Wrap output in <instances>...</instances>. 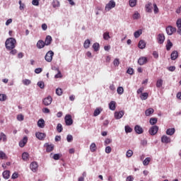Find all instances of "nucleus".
Segmentation results:
<instances>
[{
    "label": "nucleus",
    "mask_w": 181,
    "mask_h": 181,
    "mask_svg": "<svg viewBox=\"0 0 181 181\" xmlns=\"http://www.w3.org/2000/svg\"><path fill=\"white\" fill-rule=\"evenodd\" d=\"M90 43H91V41H90V40H85L83 43V47H85V49H88V47H90Z\"/></svg>",
    "instance_id": "nucleus-33"
},
{
    "label": "nucleus",
    "mask_w": 181,
    "mask_h": 181,
    "mask_svg": "<svg viewBox=\"0 0 181 181\" xmlns=\"http://www.w3.org/2000/svg\"><path fill=\"white\" fill-rule=\"evenodd\" d=\"M32 4L34 6H39V0H33Z\"/></svg>",
    "instance_id": "nucleus-59"
},
{
    "label": "nucleus",
    "mask_w": 181,
    "mask_h": 181,
    "mask_svg": "<svg viewBox=\"0 0 181 181\" xmlns=\"http://www.w3.org/2000/svg\"><path fill=\"white\" fill-rule=\"evenodd\" d=\"M35 136L40 141H45V138H46V134L42 132H36Z\"/></svg>",
    "instance_id": "nucleus-9"
},
{
    "label": "nucleus",
    "mask_w": 181,
    "mask_h": 181,
    "mask_svg": "<svg viewBox=\"0 0 181 181\" xmlns=\"http://www.w3.org/2000/svg\"><path fill=\"white\" fill-rule=\"evenodd\" d=\"M65 124L67 126L73 125V119L71 115H66L64 117Z\"/></svg>",
    "instance_id": "nucleus-4"
},
{
    "label": "nucleus",
    "mask_w": 181,
    "mask_h": 181,
    "mask_svg": "<svg viewBox=\"0 0 181 181\" xmlns=\"http://www.w3.org/2000/svg\"><path fill=\"white\" fill-rule=\"evenodd\" d=\"M158 131H159V127L158 126H153L151 127L149 130L148 132L150 134V135H156V134H158Z\"/></svg>",
    "instance_id": "nucleus-5"
},
{
    "label": "nucleus",
    "mask_w": 181,
    "mask_h": 181,
    "mask_svg": "<svg viewBox=\"0 0 181 181\" xmlns=\"http://www.w3.org/2000/svg\"><path fill=\"white\" fill-rule=\"evenodd\" d=\"M148 97H149V93H143L140 95V98L142 100H148Z\"/></svg>",
    "instance_id": "nucleus-27"
},
{
    "label": "nucleus",
    "mask_w": 181,
    "mask_h": 181,
    "mask_svg": "<svg viewBox=\"0 0 181 181\" xmlns=\"http://www.w3.org/2000/svg\"><path fill=\"white\" fill-rule=\"evenodd\" d=\"M134 131L136 134H139L144 133V129H142V127H141V126L139 125L135 126Z\"/></svg>",
    "instance_id": "nucleus-15"
},
{
    "label": "nucleus",
    "mask_w": 181,
    "mask_h": 181,
    "mask_svg": "<svg viewBox=\"0 0 181 181\" xmlns=\"http://www.w3.org/2000/svg\"><path fill=\"white\" fill-rule=\"evenodd\" d=\"M152 159L149 157L146 158V159L143 161V165L144 166H148L149 165V162H151Z\"/></svg>",
    "instance_id": "nucleus-35"
},
{
    "label": "nucleus",
    "mask_w": 181,
    "mask_h": 181,
    "mask_svg": "<svg viewBox=\"0 0 181 181\" xmlns=\"http://www.w3.org/2000/svg\"><path fill=\"white\" fill-rule=\"evenodd\" d=\"M17 119H18V121H23V119H24L23 115H18L17 116Z\"/></svg>",
    "instance_id": "nucleus-61"
},
{
    "label": "nucleus",
    "mask_w": 181,
    "mask_h": 181,
    "mask_svg": "<svg viewBox=\"0 0 181 181\" xmlns=\"http://www.w3.org/2000/svg\"><path fill=\"white\" fill-rule=\"evenodd\" d=\"M112 148L110 146H106L105 148V153H111Z\"/></svg>",
    "instance_id": "nucleus-57"
},
{
    "label": "nucleus",
    "mask_w": 181,
    "mask_h": 181,
    "mask_svg": "<svg viewBox=\"0 0 181 181\" xmlns=\"http://www.w3.org/2000/svg\"><path fill=\"white\" fill-rule=\"evenodd\" d=\"M115 6V1H114V0H110L109 3L106 4L105 9L107 12H108L111 11V9H112V8H114Z\"/></svg>",
    "instance_id": "nucleus-3"
},
{
    "label": "nucleus",
    "mask_w": 181,
    "mask_h": 181,
    "mask_svg": "<svg viewBox=\"0 0 181 181\" xmlns=\"http://www.w3.org/2000/svg\"><path fill=\"white\" fill-rule=\"evenodd\" d=\"M66 141H67V142H71V141H73V136L68 135L66 136Z\"/></svg>",
    "instance_id": "nucleus-62"
},
{
    "label": "nucleus",
    "mask_w": 181,
    "mask_h": 181,
    "mask_svg": "<svg viewBox=\"0 0 181 181\" xmlns=\"http://www.w3.org/2000/svg\"><path fill=\"white\" fill-rule=\"evenodd\" d=\"M156 86L157 88H160V87H162V86H163V80H162V79L157 80Z\"/></svg>",
    "instance_id": "nucleus-30"
},
{
    "label": "nucleus",
    "mask_w": 181,
    "mask_h": 181,
    "mask_svg": "<svg viewBox=\"0 0 181 181\" xmlns=\"http://www.w3.org/2000/svg\"><path fill=\"white\" fill-rule=\"evenodd\" d=\"M173 46V43H172V42H170V40H168L167 45L165 46L166 50H168L169 52V50H170V49H172Z\"/></svg>",
    "instance_id": "nucleus-26"
},
{
    "label": "nucleus",
    "mask_w": 181,
    "mask_h": 181,
    "mask_svg": "<svg viewBox=\"0 0 181 181\" xmlns=\"http://www.w3.org/2000/svg\"><path fill=\"white\" fill-rule=\"evenodd\" d=\"M171 60H176L177 59V57H179V53L177 52V51H173L171 53Z\"/></svg>",
    "instance_id": "nucleus-20"
},
{
    "label": "nucleus",
    "mask_w": 181,
    "mask_h": 181,
    "mask_svg": "<svg viewBox=\"0 0 181 181\" xmlns=\"http://www.w3.org/2000/svg\"><path fill=\"white\" fill-rule=\"evenodd\" d=\"M142 35V30H139L134 33V37L138 39Z\"/></svg>",
    "instance_id": "nucleus-36"
},
{
    "label": "nucleus",
    "mask_w": 181,
    "mask_h": 181,
    "mask_svg": "<svg viewBox=\"0 0 181 181\" xmlns=\"http://www.w3.org/2000/svg\"><path fill=\"white\" fill-rule=\"evenodd\" d=\"M167 34L169 35L170 36L173 35L175 32H176V28H173L172 25H169L165 29Z\"/></svg>",
    "instance_id": "nucleus-6"
},
{
    "label": "nucleus",
    "mask_w": 181,
    "mask_h": 181,
    "mask_svg": "<svg viewBox=\"0 0 181 181\" xmlns=\"http://www.w3.org/2000/svg\"><path fill=\"white\" fill-rule=\"evenodd\" d=\"M154 112V110L153 108H148L145 111V114L146 117H149V115H152V114Z\"/></svg>",
    "instance_id": "nucleus-29"
},
{
    "label": "nucleus",
    "mask_w": 181,
    "mask_h": 181,
    "mask_svg": "<svg viewBox=\"0 0 181 181\" xmlns=\"http://www.w3.org/2000/svg\"><path fill=\"white\" fill-rule=\"evenodd\" d=\"M139 13L136 11L133 15V19H139Z\"/></svg>",
    "instance_id": "nucleus-54"
},
{
    "label": "nucleus",
    "mask_w": 181,
    "mask_h": 181,
    "mask_svg": "<svg viewBox=\"0 0 181 181\" xmlns=\"http://www.w3.org/2000/svg\"><path fill=\"white\" fill-rule=\"evenodd\" d=\"M53 8H57L60 6V2L58 0H54L52 2Z\"/></svg>",
    "instance_id": "nucleus-37"
},
{
    "label": "nucleus",
    "mask_w": 181,
    "mask_h": 181,
    "mask_svg": "<svg viewBox=\"0 0 181 181\" xmlns=\"http://www.w3.org/2000/svg\"><path fill=\"white\" fill-rule=\"evenodd\" d=\"M45 46H46V43L43 40H40L37 41V49H43V47H45Z\"/></svg>",
    "instance_id": "nucleus-13"
},
{
    "label": "nucleus",
    "mask_w": 181,
    "mask_h": 181,
    "mask_svg": "<svg viewBox=\"0 0 181 181\" xmlns=\"http://www.w3.org/2000/svg\"><path fill=\"white\" fill-rule=\"evenodd\" d=\"M3 141V142H6L7 141L6 135L4 132L0 134V141Z\"/></svg>",
    "instance_id": "nucleus-32"
},
{
    "label": "nucleus",
    "mask_w": 181,
    "mask_h": 181,
    "mask_svg": "<svg viewBox=\"0 0 181 181\" xmlns=\"http://www.w3.org/2000/svg\"><path fill=\"white\" fill-rule=\"evenodd\" d=\"M26 144H28V136L23 137V139L19 142V146L21 148H23Z\"/></svg>",
    "instance_id": "nucleus-14"
},
{
    "label": "nucleus",
    "mask_w": 181,
    "mask_h": 181,
    "mask_svg": "<svg viewBox=\"0 0 181 181\" xmlns=\"http://www.w3.org/2000/svg\"><path fill=\"white\" fill-rule=\"evenodd\" d=\"M53 159H54V160H59L60 159V155L59 153L54 154Z\"/></svg>",
    "instance_id": "nucleus-58"
},
{
    "label": "nucleus",
    "mask_w": 181,
    "mask_h": 181,
    "mask_svg": "<svg viewBox=\"0 0 181 181\" xmlns=\"http://www.w3.org/2000/svg\"><path fill=\"white\" fill-rule=\"evenodd\" d=\"M52 36L47 35V36L46 37L45 41V45H46V46H49V45H52Z\"/></svg>",
    "instance_id": "nucleus-22"
},
{
    "label": "nucleus",
    "mask_w": 181,
    "mask_h": 181,
    "mask_svg": "<svg viewBox=\"0 0 181 181\" xmlns=\"http://www.w3.org/2000/svg\"><path fill=\"white\" fill-rule=\"evenodd\" d=\"M170 137L166 136V135H163L161 137V142L163 144H170Z\"/></svg>",
    "instance_id": "nucleus-12"
},
{
    "label": "nucleus",
    "mask_w": 181,
    "mask_h": 181,
    "mask_svg": "<svg viewBox=\"0 0 181 181\" xmlns=\"http://www.w3.org/2000/svg\"><path fill=\"white\" fill-rule=\"evenodd\" d=\"M53 56H54V52H53V51H49L45 54V59L48 63H52V60H53Z\"/></svg>",
    "instance_id": "nucleus-2"
},
{
    "label": "nucleus",
    "mask_w": 181,
    "mask_h": 181,
    "mask_svg": "<svg viewBox=\"0 0 181 181\" xmlns=\"http://www.w3.org/2000/svg\"><path fill=\"white\" fill-rule=\"evenodd\" d=\"M134 155V151L132 150H128L126 153L127 158H131Z\"/></svg>",
    "instance_id": "nucleus-43"
},
{
    "label": "nucleus",
    "mask_w": 181,
    "mask_h": 181,
    "mask_svg": "<svg viewBox=\"0 0 181 181\" xmlns=\"http://www.w3.org/2000/svg\"><path fill=\"white\" fill-rule=\"evenodd\" d=\"M124 114H125V112L123 110L119 111V112H115V118L116 119H121L122 117H124Z\"/></svg>",
    "instance_id": "nucleus-11"
},
{
    "label": "nucleus",
    "mask_w": 181,
    "mask_h": 181,
    "mask_svg": "<svg viewBox=\"0 0 181 181\" xmlns=\"http://www.w3.org/2000/svg\"><path fill=\"white\" fill-rule=\"evenodd\" d=\"M3 177L4 179L8 180L9 177H11V171L9 170H5L3 172Z\"/></svg>",
    "instance_id": "nucleus-19"
},
{
    "label": "nucleus",
    "mask_w": 181,
    "mask_h": 181,
    "mask_svg": "<svg viewBox=\"0 0 181 181\" xmlns=\"http://www.w3.org/2000/svg\"><path fill=\"white\" fill-rule=\"evenodd\" d=\"M46 151L47 152H52V151H53V149H54V145L53 144H46Z\"/></svg>",
    "instance_id": "nucleus-21"
},
{
    "label": "nucleus",
    "mask_w": 181,
    "mask_h": 181,
    "mask_svg": "<svg viewBox=\"0 0 181 181\" xmlns=\"http://www.w3.org/2000/svg\"><path fill=\"white\" fill-rule=\"evenodd\" d=\"M117 93H119V95L121 94H124V88L119 86L117 88Z\"/></svg>",
    "instance_id": "nucleus-50"
},
{
    "label": "nucleus",
    "mask_w": 181,
    "mask_h": 181,
    "mask_svg": "<svg viewBox=\"0 0 181 181\" xmlns=\"http://www.w3.org/2000/svg\"><path fill=\"white\" fill-rule=\"evenodd\" d=\"M148 63V58L145 57H141L138 59V64L140 66H144V64H146Z\"/></svg>",
    "instance_id": "nucleus-10"
},
{
    "label": "nucleus",
    "mask_w": 181,
    "mask_h": 181,
    "mask_svg": "<svg viewBox=\"0 0 181 181\" xmlns=\"http://www.w3.org/2000/svg\"><path fill=\"white\" fill-rule=\"evenodd\" d=\"M30 83H32V81H30V80H29V79H23V84H24V86H29V84H30Z\"/></svg>",
    "instance_id": "nucleus-47"
},
{
    "label": "nucleus",
    "mask_w": 181,
    "mask_h": 181,
    "mask_svg": "<svg viewBox=\"0 0 181 181\" xmlns=\"http://www.w3.org/2000/svg\"><path fill=\"white\" fill-rule=\"evenodd\" d=\"M18 4H19V5H20V7H19L20 11H23V10L25 9V4H22V0H20V1H18Z\"/></svg>",
    "instance_id": "nucleus-48"
},
{
    "label": "nucleus",
    "mask_w": 181,
    "mask_h": 181,
    "mask_svg": "<svg viewBox=\"0 0 181 181\" xmlns=\"http://www.w3.org/2000/svg\"><path fill=\"white\" fill-rule=\"evenodd\" d=\"M42 71H43L42 68H37L35 69V73H36V74H40V73H42Z\"/></svg>",
    "instance_id": "nucleus-56"
},
{
    "label": "nucleus",
    "mask_w": 181,
    "mask_h": 181,
    "mask_svg": "<svg viewBox=\"0 0 181 181\" xmlns=\"http://www.w3.org/2000/svg\"><path fill=\"white\" fill-rule=\"evenodd\" d=\"M57 132H62L63 131V126L62 124L59 123L57 126Z\"/></svg>",
    "instance_id": "nucleus-44"
},
{
    "label": "nucleus",
    "mask_w": 181,
    "mask_h": 181,
    "mask_svg": "<svg viewBox=\"0 0 181 181\" xmlns=\"http://www.w3.org/2000/svg\"><path fill=\"white\" fill-rule=\"evenodd\" d=\"M52 101H53V99L51 98V96H47V98H44L42 103L44 105H50L52 104Z\"/></svg>",
    "instance_id": "nucleus-8"
},
{
    "label": "nucleus",
    "mask_w": 181,
    "mask_h": 181,
    "mask_svg": "<svg viewBox=\"0 0 181 181\" xmlns=\"http://www.w3.org/2000/svg\"><path fill=\"white\" fill-rule=\"evenodd\" d=\"M37 168H39V165H37V163L36 161H33L30 165V168L32 172H37Z\"/></svg>",
    "instance_id": "nucleus-7"
},
{
    "label": "nucleus",
    "mask_w": 181,
    "mask_h": 181,
    "mask_svg": "<svg viewBox=\"0 0 181 181\" xmlns=\"http://www.w3.org/2000/svg\"><path fill=\"white\" fill-rule=\"evenodd\" d=\"M6 98H7L6 95L0 94V101H6Z\"/></svg>",
    "instance_id": "nucleus-51"
},
{
    "label": "nucleus",
    "mask_w": 181,
    "mask_h": 181,
    "mask_svg": "<svg viewBox=\"0 0 181 181\" xmlns=\"http://www.w3.org/2000/svg\"><path fill=\"white\" fill-rule=\"evenodd\" d=\"M102 111H103V108H101V107L96 108L93 112V116L98 117V115H100V114H101Z\"/></svg>",
    "instance_id": "nucleus-24"
},
{
    "label": "nucleus",
    "mask_w": 181,
    "mask_h": 181,
    "mask_svg": "<svg viewBox=\"0 0 181 181\" xmlns=\"http://www.w3.org/2000/svg\"><path fill=\"white\" fill-rule=\"evenodd\" d=\"M138 47L139 49H145V47H146V42H145V41H144V40H141L139 42Z\"/></svg>",
    "instance_id": "nucleus-17"
},
{
    "label": "nucleus",
    "mask_w": 181,
    "mask_h": 181,
    "mask_svg": "<svg viewBox=\"0 0 181 181\" xmlns=\"http://www.w3.org/2000/svg\"><path fill=\"white\" fill-rule=\"evenodd\" d=\"M136 0H129V4L132 8H134V6H136Z\"/></svg>",
    "instance_id": "nucleus-40"
},
{
    "label": "nucleus",
    "mask_w": 181,
    "mask_h": 181,
    "mask_svg": "<svg viewBox=\"0 0 181 181\" xmlns=\"http://www.w3.org/2000/svg\"><path fill=\"white\" fill-rule=\"evenodd\" d=\"M146 11L148 12V13H151L152 12V3H148L146 6Z\"/></svg>",
    "instance_id": "nucleus-18"
},
{
    "label": "nucleus",
    "mask_w": 181,
    "mask_h": 181,
    "mask_svg": "<svg viewBox=\"0 0 181 181\" xmlns=\"http://www.w3.org/2000/svg\"><path fill=\"white\" fill-rule=\"evenodd\" d=\"M153 12L155 14L159 13V8H158V6L154 3L153 4Z\"/></svg>",
    "instance_id": "nucleus-42"
},
{
    "label": "nucleus",
    "mask_w": 181,
    "mask_h": 181,
    "mask_svg": "<svg viewBox=\"0 0 181 181\" xmlns=\"http://www.w3.org/2000/svg\"><path fill=\"white\" fill-rule=\"evenodd\" d=\"M127 73L128 74H130L131 76H132V74H134V69L132 68H129L127 71Z\"/></svg>",
    "instance_id": "nucleus-55"
},
{
    "label": "nucleus",
    "mask_w": 181,
    "mask_h": 181,
    "mask_svg": "<svg viewBox=\"0 0 181 181\" xmlns=\"http://www.w3.org/2000/svg\"><path fill=\"white\" fill-rule=\"evenodd\" d=\"M37 86L40 88H45V83L43 81H39Z\"/></svg>",
    "instance_id": "nucleus-53"
},
{
    "label": "nucleus",
    "mask_w": 181,
    "mask_h": 181,
    "mask_svg": "<svg viewBox=\"0 0 181 181\" xmlns=\"http://www.w3.org/2000/svg\"><path fill=\"white\" fill-rule=\"evenodd\" d=\"M93 48L94 49V52H98L100 50V44L98 42H95L93 45Z\"/></svg>",
    "instance_id": "nucleus-34"
},
{
    "label": "nucleus",
    "mask_w": 181,
    "mask_h": 181,
    "mask_svg": "<svg viewBox=\"0 0 181 181\" xmlns=\"http://www.w3.org/2000/svg\"><path fill=\"white\" fill-rule=\"evenodd\" d=\"M37 127L39 128H45V119H40L37 122Z\"/></svg>",
    "instance_id": "nucleus-25"
},
{
    "label": "nucleus",
    "mask_w": 181,
    "mask_h": 181,
    "mask_svg": "<svg viewBox=\"0 0 181 181\" xmlns=\"http://www.w3.org/2000/svg\"><path fill=\"white\" fill-rule=\"evenodd\" d=\"M158 42L160 45H163V42H165V35L163 34L158 35Z\"/></svg>",
    "instance_id": "nucleus-16"
},
{
    "label": "nucleus",
    "mask_w": 181,
    "mask_h": 181,
    "mask_svg": "<svg viewBox=\"0 0 181 181\" xmlns=\"http://www.w3.org/2000/svg\"><path fill=\"white\" fill-rule=\"evenodd\" d=\"M177 28H181V18H178L176 22Z\"/></svg>",
    "instance_id": "nucleus-60"
},
{
    "label": "nucleus",
    "mask_w": 181,
    "mask_h": 181,
    "mask_svg": "<svg viewBox=\"0 0 181 181\" xmlns=\"http://www.w3.org/2000/svg\"><path fill=\"white\" fill-rule=\"evenodd\" d=\"M144 87H141L139 89L137 90L136 93L137 94H143L144 92Z\"/></svg>",
    "instance_id": "nucleus-63"
},
{
    "label": "nucleus",
    "mask_w": 181,
    "mask_h": 181,
    "mask_svg": "<svg viewBox=\"0 0 181 181\" xmlns=\"http://www.w3.org/2000/svg\"><path fill=\"white\" fill-rule=\"evenodd\" d=\"M0 159H8V156L2 151H0Z\"/></svg>",
    "instance_id": "nucleus-39"
},
{
    "label": "nucleus",
    "mask_w": 181,
    "mask_h": 181,
    "mask_svg": "<svg viewBox=\"0 0 181 181\" xmlns=\"http://www.w3.org/2000/svg\"><path fill=\"white\" fill-rule=\"evenodd\" d=\"M56 94H57V95H63V90L62 88H57L56 89Z\"/></svg>",
    "instance_id": "nucleus-46"
},
{
    "label": "nucleus",
    "mask_w": 181,
    "mask_h": 181,
    "mask_svg": "<svg viewBox=\"0 0 181 181\" xmlns=\"http://www.w3.org/2000/svg\"><path fill=\"white\" fill-rule=\"evenodd\" d=\"M113 64L114 66H115V67H118L119 66V59H115L114 62H113Z\"/></svg>",
    "instance_id": "nucleus-49"
},
{
    "label": "nucleus",
    "mask_w": 181,
    "mask_h": 181,
    "mask_svg": "<svg viewBox=\"0 0 181 181\" xmlns=\"http://www.w3.org/2000/svg\"><path fill=\"white\" fill-rule=\"evenodd\" d=\"M158 122V119L156 117H152L150 119L151 125H155Z\"/></svg>",
    "instance_id": "nucleus-41"
},
{
    "label": "nucleus",
    "mask_w": 181,
    "mask_h": 181,
    "mask_svg": "<svg viewBox=\"0 0 181 181\" xmlns=\"http://www.w3.org/2000/svg\"><path fill=\"white\" fill-rule=\"evenodd\" d=\"M16 45V40L13 37L7 39L5 42L6 49H7V50H12L13 49H15Z\"/></svg>",
    "instance_id": "nucleus-1"
},
{
    "label": "nucleus",
    "mask_w": 181,
    "mask_h": 181,
    "mask_svg": "<svg viewBox=\"0 0 181 181\" xmlns=\"http://www.w3.org/2000/svg\"><path fill=\"white\" fill-rule=\"evenodd\" d=\"M90 152H95V151H97V146L95 145V143H92L90 144Z\"/></svg>",
    "instance_id": "nucleus-31"
},
{
    "label": "nucleus",
    "mask_w": 181,
    "mask_h": 181,
    "mask_svg": "<svg viewBox=\"0 0 181 181\" xmlns=\"http://www.w3.org/2000/svg\"><path fill=\"white\" fill-rule=\"evenodd\" d=\"M116 103L115 101H111L110 103H109V108L110 110H111L112 111H115V108L117 107H116Z\"/></svg>",
    "instance_id": "nucleus-23"
},
{
    "label": "nucleus",
    "mask_w": 181,
    "mask_h": 181,
    "mask_svg": "<svg viewBox=\"0 0 181 181\" xmlns=\"http://www.w3.org/2000/svg\"><path fill=\"white\" fill-rule=\"evenodd\" d=\"M175 132L176 130L175 129V128H171V129H167L166 134L167 135H170V136H172V135H173Z\"/></svg>",
    "instance_id": "nucleus-28"
},
{
    "label": "nucleus",
    "mask_w": 181,
    "mask_h": 181,
    "mask_svg": "<svg viewBox=\"0 0 181 181\" xmlns=\"http://www.w3.org/2000/svg\"><path fill=\"white\" fill-rule=\"evenodd\" d=\"M111 37H110V33L106 32L103 34V39L105 40H108V39H110Z\"/></svg>",
    "instance_id": "nucleus-45"
},
{
    "label": "nucleus",
    "mask_w": 181,
    "mask_h": 181,
    "mask_svg": "<svg viewBox=\"0 0 181 181\" xmlns=\"http://www.w3.org/2000/svg\"><path fill=\"white\" fill-rule=\"evenodd\" d=\"M22 159H23L24 160H28V159H29V153L24 152L22 154Z\"/></svg>",
    "instance_id": "nucleus-38"
},
{
    "label": "nucleus",
    "mask_w": 181,
    "mask_h": 181,
    "mask_svg": "<svg viewBox=\"0 0 181 181\" xmlns=\"http://www.w3.org/2000/svg\"><path fill=\"white\" fill-rule=\"evenodd\" d=\"M126 181H134V177L132 175H129L126 178Z\"/></svg>",
    "instance_id": "nucleus-64"
},
{
    "label": "nucleus",
    "mask_w": 181,
    "mask_h": 181,
    "mask_svg": "<svg viewBox=\"0 0 181 181\" xmlns=\"http://www.w3.org/2000/svg\"><path fill=\"white\" fill-rule=\"evenodd\" d=\"M125 132H127V134L132 132V128H131L129 126H125Z\"/></svg>",
    "instance_id": "nucleus-52"
}]
</instances>
